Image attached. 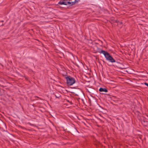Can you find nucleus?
<instances>
[{
  "instance_id": "0eeeda50",
  "label": "nucleus",
  "mask_w": 148,
  "mask_h": 148,
  "mask_svg": "<svg viewBox=\"0 0 148 148\" xmlns=\"http://www.w3.org/2000/svg\"><path fill=\"white\" fill-rule=\"evenodd\" d=\"M77 1V0H75L74 1H71V3L70 6L75 4V2Z\"/></svg>"
},
{
  "instance_id": "ddd939ff",
  "label": "nucleus",
  "mask_w": 148,
  "mask_h": 148,
  "mask_svg": "<svg viewBox=\"0 0 148 148\" xmlns=\"http://www.w3.org/2000/svg\"><path fill=\"white\" fill-rule=\"evenodd\" d=\"M67 101H68V102H69V103H70V102L69 101L67 100Z\"/></svg>"
},
{
  "instance_id": "423d86ee",
  "label": "nucleus",
  "mask_w": 148,
  "mask_h": 148,
  "mask_svg": "<svg viewBox=\"0 0 148 148\" xmlns=\"http://www.w3.org/2000/svg\"><path fill=\"white\" fill-rule=\"evenodd\" d=\"M134 112L135 115H136L137 117L140 116V114L139 111H135Z\"/></svg>"
},
{
  "instance_id": "7ed1b4c3",
  "label": "nucleus",
  "mask_w": 148,
  "mask_h": 148,
  "mask_svg": "<svg viewBox=\"0 0 148 148\" xmlns=\"http://www.w3.org/2000/svg\"><path fill=\"white\" fill-rule=\"evenodd\" d=\"M141 122L144 126H147L148 125V121H146V119H143Z\"/></svg>"
},
{
  "instance_id": "20e7f679",
  "label": "nucleus",
  "mask_w": 148,
  "mask_h": 148,
  "mask_svg": "<svg viewBox=\"0 0 148 148\" xmlns=\"http://www.w3.org/2000/svg\"><path fill=\"white\" fill-rule=\"evenodd\" d=\"M66 0H64L63 1H59L58 4L60 5H67Z\"/></svg>"
},
{
  "instance_id": "f03ea898",
  "label": "nucleus",
  "mask_w": 148,
  "mask_h": 148,
  "mask_svg": "<svg viewBox=\"0 0 148 148\" xmlns=\"http://www.w3.org/2000/svg\"><path fill=\"white\" fill-rule=\"evenodd\" d=\"M66 83L68 85L71 86L74 84L75 82V79L69 76L66 77Z\"/></svg>"
},
{
  "instance_id": "9b49d317",
  "label": "nucleus",
  "mask_w": 148,
  "mask_h": 148,
  "mask_svg": "<svg viewBox=\"0 0 148 148\" xmlns=\"http://www.w3.org/2000/svg\"><path fill=\"white\" fill-rule=\"evenodd\" d=\"M55 97H56V98H58V97H57V96H56V95H55Z\"/></svg>"
},
{
  "instance_id": "39448f33",
  "label": "nucleus",
  "mask_w": 148,
  "mask_h": 148,
  "mask_svg": "<svg viewBox=\"0 0 148 148\" xmlns=\"http://www.w3.org/2000/svg\"><path fill=\"white\" fill-rule=\"evenodd\" d=\"M99 90L101 92H107L108 91L107 90L106 88H99Z\"/></svg>"
},
{
  "instance_id": "1a4fd4ad",
  "label": "nucleus",
  "mask_w": 148,
  "mask_h": 148,
  "mask_svg": "<svg viewBox=\"0 0 148 148\" xmlns=\"http://www.w3.org/2000/svg\"><path fill=\"white\" fill-rule=\"evenodd\" d=\"M116 22L118 23V24H121L122 23L121 22H119V21H116Z\"/></svg>"
},
{
  "instance_id": "9d476101",
  "label": "nucleus",
  "mask_w": 148,
  "mask_h": 148,
  "mask_svg": "<svg viewBox=\"0 0 148 148\" xmlns=\"http://www.w3.org/2000/svg\"><path fill=\"white\" fill-rule=\"evenodd\" d=\"M144 84L146 86H148V83H146V82H145L144 83Z\"/></svg>"
},
{
  "instance_id": "f8f14e48",
  "label": "nucleus",
  "mask_w": 148,
  "mask_h": 148,
  "mask_svg": "<svg viewBox=\"0 0 148 148\" xmlns=\"http://www.w3.org/2000/svg\"><path fill=\"white\" fill-rule=\"evenodd\" d=\"M3 22V20L0 21V22Z\"/></svg>"
},
{
  "instance_id": "f257e3e1",
  "label": "nucleus",
  "mask_w": 148,
  "mask_h": 148,
  "mask_svg": "<svg viewBox=\"0 0 148 148\" xmlns=\"http://www.w3.org/2000/svg\"><path fill=\"white\" fill-rule=\"evenodd\" d=\"M99 53L100 54H103L104 55L107 60L112 63L116 62L115 60L107 52L102 50H101L99 51Z\"/></svg>"
},
{
  "instance_id": "6e6552de",
  "label": "nucleus",
  "mask_w": 148,
  "mask_h": 148,
  "mask_svg": "<svg viewBox=\"0 0 148 148\" xmlns=\"http://www.w3.org/2000/svg\"><path fill=\"white\" fill-rule=\"evenodd\" d=\"M66 3L67 5H69L70 6L71 3L69 0H66Z\"/></svg>"
}]
</instances>
